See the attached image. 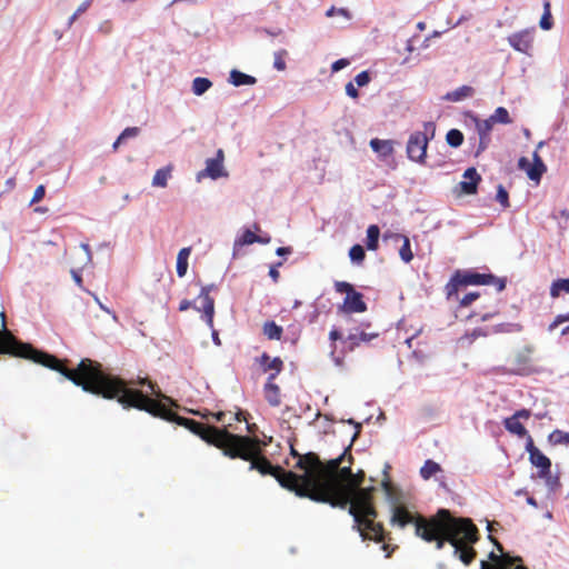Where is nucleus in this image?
<instances>
[{
	"label": "nucleus",
	"mask_w": 569,
	"mask_h": 569,
	"mask_svg": "<svg viewBox=\"0 0 569 569\" xmlns=\"http://www.w3.org/2000/svg\"><path fill=\"white\" fill-rule=\"evenodd\" d=\"M358 430L352 437L350 445L343 452L335 458L337 467L332 471L323 475L319 490L328 497L326 501L331 507L346 509L353 518L352 529L358 531L363 541L373 540L382 542L385 540V528L381 522H376L378 511L373 502L375 487L361 488L365 481V472L359 470L353 473L351 465L353 457L351 455V446L359 435L360 425H356Z\"/></svg>",
	"instance_id": "f257e3e1"
},
{
	"label": "nucleus",
	"mask_w": 569,
	"mask_h": 569,
	"mask_svg": "<svg viewBox=\"0 0 569 569\" xmlns=\"http://www.w3.org/2000/svg\"><path fill=\"white\" fill-rule=\"evenodd\" d=\"M100 378V388L98 386H87V390L102 393L104 399H116L124 409L136 408L138 410L147 411L148 413L164 419L170 422H176L190 430L192 433L199 436L207 443L214 446L224 452L231 437L234 433L228 431L226 427L218 428L214 426L204 425L193 419L184 418L177 415L164 403L157 399H152L141 391H132L124 389L123 383L119 379Z\"/></svg>",
	"instance_id": "f03ea898"
},
{
	"label": "nucleus",
	"mask_w": 569,
	"mask_h": 569,
	"mask_svg": "<svg viewBox=\"0 0 569 569\" xmlns=\"http://www.w3.org/2000/svg\"><path fill=\"white\" fill-rule=\"evenodd\" d=\"M417 536L426 542H436L438 550L449 542L466 566L477 556L472 545L479 540L478 528L469 518H456L448 509H439L429 518H419Z\"/></svg>",
	"instance_id": "7ed1b4c3"
},
{
	"label": "nucleus",
	"mask_w": 569,
	"mask_h": 569,
	"mask_svg": "<svg viewBox=\"0 0 569 569\" xmlns=\"http://www.w3.org/2000/svg\"><path fill=\"white\" fill-rule=\"evenodd\" d=\"M267 442L258 437L233 435L223 455L230 459H242L249 461V470H257L262 476L270 475L276 478L279 485L302 497L308 495L306 488L297 486V473L284 470L280 466H273L263 455V447Z\"/></svg>",
	"instance_id": "20e7f679"
},
{
	"label": "nucleus",
	"mask_w": 569,
	"mask_h": 569,
	"mask_svg": "<svg viewBox=\"0 0 569 569\" xmlns=\"http://www.w3.org/2000/svg\"><path fill=\"white\" fill-rule=\"evenodd\" d=\"M0 355L31 360L34 363L61 373L74 385L83 383L81 377L91 373L90 368H88V366H91L89 361H80L77 368L69 369L67 367L69 360H61L51 353L36 349L30 343L19 341L7 328L0 329Z\"/></svg>",
	"instance_id": "39448f33"
},
{
	"label": "nucleus",
	"mask_w": 569,
	"mask_h": 569,
	"mask_svg": "<svg viewBox=\"0 0 569 569\" xmlns=\"http://www.w3.org/2000/svg\"><path fill=\"white\" fill-rule=\"evenodd\" d=\"M290 455L298 459L293 468L303 471L301 475L297 473V486L306 488V492L308 493L301 498H308L312 501L328 500V497L325 492L319 490V487L323 475L336 469L337 460L323 462L317 453L308 452L301 455L292 445L290 446Z\"/></svg>",
	"instance_id": "423d86ee"
},
{
	"label": "nucleus",
	"mask_w": 569,
	"mask_h": 569,
	"mask_svg": "<svg viewBox=\"0 0 569 569\" xmlns=\"http://www.w3.org/2000/svg\"><path fill=\"white\" fill-rule=\"evenodd\" d=\"M81 361H89L91 363V366H88V368H90V372L91 373L83 375L81 377L83 383L77 385L78 387H81L82 390L86 391V392H89V393H92V395L100 396V397L104 398V396L102 393H98V392H93V391L84 389V387L87 388L88 385H91V386H94V387L98 386L97 388H100V382H99L100 378H99V376H101V377H106V378L119 379L123 383L124 389H127V390L138 391L137 389H133V386H137V385L142 386V387L147 386L152 395H154L156 397H160L161 396V391H160L159 387L157 386V383L152 382L148 378H139L138 380L126 381V380H123L122 378H120L118 376L106 373L102 370L101 363L98 362V361H93V360H91L89 358H84Z\"/></svg>",
	"instance_id": "0eeeda50"
},
{
	"label": "nucleus",
	"mask_w": 569,
	"mask_h": 569,
	"mask_svg": "<svg viewBox=\"0 0 569 569\" xmlns=\"http://www.w3.org/2000/svg\"><path fill=\"white\" fill-rule=\"evenodd\" d=\"M469 284H495L497 291H502L506 288V280L499 279L491 273H479L475 271H457L451 281L446 286L447 299L457 298V291L459 287H466Z\"/></svg>",
	"instance_id": "6e6552de"
},
{
	"label": "nucleus",
	"mask_w": 569,
	"mask_h": 569,
	"mask_svg": "<svg viewBox=\"0 0 569 569\" xmlns=\"http://www.w3.org/2000/svg\"><path fill=\"white\" fill-rule=\"evenodd\" d=\"M425 131L413 132L408 140L407 143V154L408 158L412 161L423 163L427 154L428 147V133L431 134V138L435 136L436 127L432 122H426L423 124Z\"/></svg>",
	"instance_id": "1a4fd4ad"
},
{
	"label": "nucleus",
	"mask_w": 569,
	"mask_h": 569,
	"mask_svg": "<svg viewBox=\"0 0 569 569\" xmlns=\"http://www.w3.org/2000/svg\"><path fill=\"white\" fill-rule=\"evenodd\" d=\"M336 291L339 293H346L343 300V309L347 312H365L367 305L363 301L361 292L355 290L353 286L346 281H337L335 283Z\"/></svg>",
	"instance_id": "9d476101"
},
{
	"label": "nucleus",
	"mask_w": 569,
	"mask_h": 569,
	"mask_svg": "<svg viewBox=\"0 0 569 569\" xmlns=\"http://www.w3.org/2000/svg\"><path fill=\"white\" fill-rule=\"evenodd\" d=\"M526 451L529 455L530 463L538 468V477L549 482L551 478V460L536 447L531 436L527 438Z\"/></svg>",
	"instance_id": "9b49d317"
},
{
	"label": "nucleus",
	"mask_w": 569,
	"mask_h": 569,
	"mask_svg": "<svg viewBox=\"0 0 569 569\" xmlns=\"http://www.w3.org/2000/svg\"><path fill=\"white\" fill-rule=\"evenodd\" d=\"M531 417V411L529 409H520L517 410L512 416L503 419L502 423L505 429L518 438H528V431L521 420H528Z\"/></svg>",
	"instance_id": "f8f14e48"
},
{
	"label": "nucleus",
	"mask_w": 569,
	"mask_h": 569,
	"mask_svg": "<svg viewBox=\"0 0 569 569\" xmlns=\"http://www.w3.org/2000/svg\"><path fill=\"white\" fill-rule=\"evenodd\" d=\"M419 518H426L420 513H411L406 506L403 505H395L392 508V516L390 519L391 525H396L400 528H405L406 526L413 523L415 532L417 533V522Z\"/></svg>",
	"instance_id": "ddd939ff"
},
{
	"label": "nucleus",
	"mask_w": 569,
	"mask_h": 569,
	"mask_svg": "<svg viewBox=\"0 0 569 569\" xmlns=\"http://www.w3.org/2000/svg\"><path fill=\"white\" fill-rule=\"evenodd\" d=\"M211 287L206 286L201 288L199 298L201 299V307L196 309L203 313V319L209 328H213V316H214V300L210 297Z\"/></svg>",
	"instance_id": "4468645a"
},
{
	"label": "nucleus",
	"mask_w": 569,
	"mask_h": 569,
	"mask_svg": "<svg viewBox=\"0 0 569 569\" xmlns=\"http://www.w3.org/2000/svg\"><path fill=\"white\" fill-rule=\"evenodd\" d=\"M508 42L515 50L528 54L533 43L532 31L521 30L515 32L508 37Z\"/></svg>",
	"instance_id": "2eb2a0df"
},
{
	"label": "nucleus",
	"mask_w": 569,
	"mask_h": 569,
	"mask_svg": "<svg viewBox=\"0 0 569 569\" xmlns=\"http://www.w3.org/2000/svg\"><path fill=\"white\" fill-rule=\"evenodd\" d=\"M223 151L219 149L214 158L207 159L206 169L199 173V177L208 176L212 179H218L226 176L223 171Z\"/></svg>",
	"instance_id": "dca6fc26"
},
{
	"label": "nucleus",
	"mask_w": 569,
	"mask_h": 569,
	"mask_svg": "<svg viewBox=\"0 0 569 569\" xmlns=\"http://www.w3.org/2000/svg\"><path fill=\"white\" fill-rule=\"evenodd\" d=\"M475 121H476V129L479 134V144H478L476 156H479L481 152H483L488 148V146L491 141L490 132H491L495 123L491 121L490 118L485 119V120L476 119Z\"/></svg>",
	"instance_id": "f3484780"
},
{
	"label": "nucleus",
	"mask_w": 569,
	"mask_h": 569,
	"mask_svg": "<svg viewBox=\"0 0 569 569\" xmlns=\"http://www.w3.org/2000/svg\"><path fill=\"white\" fill-rule=\"evenodd\" d=\"M462 178V181L459 183L461 193L476 194L478 191V186L481 182V176L477 172L476 168H468L463 172Z\"/></svg>",
	"instance_id": "a211bd4d"
},
{
	"label": "nucleus",
	"mask_w": 569,
	"mask_h": 569,
	"mask_svg": "<svg viewBox=\"0 0 569 569\" xmlns=\"http://www.w3.org/2000/svg\"><path fill=\"white\" fill-rule=\"evenodd\" d=\"M263 395L271 407H279L281 405V391L280 387L274 383V375L268 376L263 386Z\"/></svg>",
	"instance_id": "6ab92c4d"
},
{
	"label": "nucleus",
	"mask_w": 569,
	"mask_h": 569,
	"mask_svg": "<svg viewBox=\"0 0 569 569\" xmlns=\"http://www.w3.org/2000/svg\"><path fill=\"white\" fill-rule=\"evenodd\" d=\"M257 362L261 366L263 372L272 371L270 375L277 376L283 370V361L280 357L270 358V356L263 352Z\"/></svg>",
	"instance_id": "aec40b11"
},
{
	"label": "nucleus",
	"mask_w": 569,
	"mask_h": 569,
	"mask_svg": "<svg viewBox=\"0 0 569 569\" xmlns=\"http://www.w3.org/2000/svg\"><path fill=\"white\" fill-rule=\"evenodd\" d=\"M490 563L501 565L507 569H513L517 565L522 562L520 557H512L509 553L497 555L493 551L489 553Z\"/></svg>",
	"instance_id": "412c9836"
},
{
	"label": "nucleus",
	"mask_w": 569,
	"mask_h": 569,
	"mask_svg": "<svg viewBox=\"0 0 569 569\" xmlns=\"http://www.w3.org/2000/svg\"><path fill=\"white\" fill-rule=\"evenodd\" d=\"M370 147L381 158H388L395 151L392 140H381L378 138H373L370 140Z\"/></svg>",
	"instance_id": "4be33fe9"
},
{
	"label": "nucleus",
	"mask_w": 569,
	"mask_h": 569,
	"mask_svg": "<svg viewBox=\"0 0 569 569\" xmlns=\"http://www.w3.org/2000/svg\"><path fill=\"white\" fill-rule=\"evenodd\" d=\"M475 94V89L470 86H461L453 91L447 92L445 99L451 102H458Z\"/></svg>",
	"instance_id": "5701e85b"
},
{
	"label": "nucleus",
	"mask_w": 569,
	"mask_h": 569,
	"mask_svg": "<svg viewBox=\"0 0 569 569\" xmlns=\"http://www.w3.org/2000/svg\"><path fill=\"white\" fill-rule=\"evenodd\" d=\"M546 166L537 152L533 153V163L527 169L529 179L539 181L546 171Z\"/></svg>",
	"instance_id": "b1692460"
},
{
	"label": "nucleus",
	"mask_w": 569,
	"mask_h": 569,
	"mask_svg": "<svg viewBox=\"0 0 569 569\" xmlns=\"http://www.w3.org/2000/svg\"><path fill=\"white\" fill-rule=\"evenodd\" d=\"M229 81L234 87H241V86H252L257 82V79L252 76L246 74L239 70H231Z\"/></svg>",
	"instance_id": "393cba45"
},
{
	"label": "nucleus",
	"mask_w": 569,
	"mask_h": 569,
	"mask_svg": "<svg viewBox=\"0 0 569 569\" xmlns=\"http://www.w3.org/2000/svg\"><path fill=\"white\" fill-rule=\"evenodd\" d=\"M376 337H378V333H368L365 331L359 333H349L347 337V341L349 342L348 349L353 351L360 345V342H369Z\"/></svg>",
	"instance_id": "a878e982"
},
{
	"label": "nucleus",
	"mask_w": 569,
	"mask_h": 569,
	"mask_svg": "<svg viewBox=\"0 0 569 569\" xmlns=\"http://www.w3.org/2000/svg\"><path fill=\"white\" fill-rule=\"evenodd\" d=\"M191 253V248H182L177 256V274L182 278L186 276L188 270V259Z\"/></svg>",
	"instance_id": "bb28decb"
},
{
	"label": "nucleus",
	"mask_w": 569,
	"mask_h": 569,
	"mask_svg": "<svg viewBox=\"0 0 569 569\" xmlns=\"http://www.w3.org/2000/svg\"><path fill=\"white\" fill-rule=\"evenodd\" d=\"M172 166L158 169L152 178V186L166 188L171 177Z\"/></svg>",
	"instance_id": "cd10ccee"
},
{
	"label": "nucleus",
	"mask_w": 569,
	"mask_h": 569,
	"mask_svg": "<svg viewBox=\"0 0 569 569\" xmlns=\"http://www.w3.org/2000/svg\"><path fill=\"white\" fill-rule=\"evenodd\" d=\"M262 332L269 340H280L283 330L274 321L269 320L263 323Z\"/></svg>",
	"instance_id": "c85d7f7f"
},
{
	"label": "nucleus",
	"mask_w": 569,
	"mask_h": 569,
	"mask_svg": "<svg viewBox=\"0 0 569 569\" xmlns=\"http://www.w3.org/2000/svg\"><path fill=\"white\" fill-rule=\"evenodd\" d=\"M380 229L377 224H370L367 229V249L375 251L379 247Z\"/></svg>",
	"instance_id": "c756f323"
},
{
	"label": "nucleus",
	"mask_w": 569,
	"mask_h": 569,
	"mask_svg": "<svg viewBox=\"0 0 569 569\" xmlns=\"http://www.w3.org/2000/svg\"><path fill=\"white\" fill-rule=\"evenodd\" d=\"M439 471H441L440 465L429 459L425 461L423 466L420 468V476L425 480H428Z\"/></svg>",
	"instance_id": "7c9ffc66"
},
{
	"label": "nucleus",
	"mask_w": 569,
	"mask_h": 569,
	"mask_svg": "<svg viewBox=\"0 0 569 569\" xmlns=\"http://www.w3.org/2000/svg\"><path fill=\"white\" fill-rule=\"evenodd\" d=\"M548 441L552 446H559V445L568 446L569 445V432L556 429L548 436Z\"/></svg>",
	"instance_id": "2f4dec72"
},
{
	"label": "nucleus",
	"mask_w": 569,
	"mask_h": 569,
	"mask_svg": "<svg viewBox=\"0 0 569 569\" xmlns=\"http://www.w3.org/2000/svg\"><path fill=\"white\" fill-rule=\"evenodd\" d=\"M493 123L510 124L512 119L505 107H498L495 112L489 117Z\"/></svg>",
	"instance_id": "473e14b6"
},
{
	"label": "nucleus",
	"mask_w": 569,
	"mask_h": 569,
	"mask_svg": "<svg viewBox=\"0 0 569 569\" xmlns=\"http://www.w3.org/2000/svg\"><path fill=\"white\" fill-rule=\"evenodd\" d=\"M562 292L569 293V279H558L550 287L552 298H558Z\"/></svg>",
	"instance_id": "72a5a7b5"
},
{
	"label": "nucleus",
	"mask_w": 569,
	"mask_h": 569,
	"mask_svg": "<svg viewBox=\"0 0 569 569\" xmlns=\"http://www.w3.org/2000/svg\"><path fill=\"white\" fill-rule=\"evenodd\" d=\"M212 86V82L208 78L197 77L192 81V92L196 96L203 94L207 90H209Z\"/></svg>",
	"instance_id": "f704fd0d"
},
{
	"label": "nucleus",
	"mask_w": 569,
	"mask_h": 569,
	"mask_svg": "<svg viewBox=\"0 0 569 569\" xmlns=\"http://www.w3.org/2000/svg\"><path fill=\"white\" fill-rule=\"evenodd\" d=\"M398 237L402 239V246L399 249V256L403 262L408 263L413 259L410 240L407 236Z\"/></svg>",
	"instance_id": "c9c22d12"
},
{
	"label": "nucleus",
	"mask_w": 569,
	"mask_h": 569,
	"mask_svg": "<svg viewBox=\"0 0 569 569\" xmlns=\"http://www.w3.org/2000/svg\"><path fill=\"white\" fill-rule=\"evenodd\" d=\"M446 140L449 146L458 148L463 142V134L458 129H451L447 132Z\"/></svg>",
	"instance_id": "e433bc0d"
},
{
	"label": "nucleus",
	"mask_w": 569,
	"mask_h": 569,
	"mask_svg": "<svg viewBox=\"0 0 569 569\" xmlns=\"http://www.w3.org/2000/svg\"><path fill=\"white\" fill-rule=\"evenodd\" d=\"M349 258L353 263L361 264L366 259L363 247L360 244H353L349 250Z\"/></svg>",
	"instance_id": "4c0bfd02"
},
{
	"label": "nucleus",
	"mask_w": 569,
	"mask_h": 569,
	"mask_svg": "<svg viewBox=\"0 0 569 569\" xmlns=\"http://www.w3.org/2000/svg\"><path fill=\"white\" fill-rule=\"evenodd\" d=\"M480 297V293L477 291H472L469 293H466L462 298H459L457 295V298L453 297L452 299H449L450 301H457L459 303L460 308H466L470 306L473 301H476Z\"/></svg>",
	"instance_id": "58836bf2"
},
{
	"label": "nucleus",
	"mask_w": 569,
	"mask_h": 569,
	"mask_svg": "<svg viewBox=\"0 0 569 569\" xmlns=\"http://www.w3.org/2000/svg\"><path fill=\"white\" fill-rule=\"evenodd\" d=\"M254 242H264L259 236L250 230H246L241 238L236 241V244L246 246Z\"/></svg>",
	"instance_id": "ea45409f"
},
{
	"label": "nucleus",
	"mask_w": 569,
	"mask_h": 569,
	"mask_svg": "<svg viewBox=\"0 0 569 569\" xmlns=\"http://www.w3.org/2000/svg\"><path fill=\"white\" fill-rule=\"evenodd\" d=\"M287 56H288V51L284 50V49H281V50L274 52V54H273V67L278 71L286 70L287 64H286V60L284 59H286Z\"/></svg>",
	"instance_id": "a19ab883"
},
{
	"label": "nucleus",
	"mask_w": 569,
	"mask_h": 569,
	"mask_svg": "<svg viewBox=\"0 0 569 569\" xmlns=\"http://www.w3.org/2000/svg\"><path fill=\"white\" fill-rule=\"evenodd\" d=\"M496 200L503 208H508L509 207V194H508V191L501 184H499L498 188H497Z\"/></svg>",
	"instance_id": "79ce46f5"
},
{
	"label": "nucleus",
	"mask_w": 569,
	"mask_h": 569,
	"mask_svg": "<svg viewBox=\"0 0 569 569\" xmlns=\"http://www.w3.org/2000/svg\"><path fill=\"white\" fill-rule=\"evenodd\" d=\"M569 321V313L558 315L555 320L548 326V331L553 332L558 326Z\"/></svg>",
	"instance_id": "37998d69"
},
{
	"label": "nucleus",
	"mask_w": 569,
	"mask_h": 569,
	"mask_svg": "<svg viewBox=\"0 0 569 569\" xmlns=\"http://www.w3.org/2000/svg\"><path fill=\"white\" fill-rule=\"evenodd\" d=\"M539 26L543 30H550L553 26L551 12H543Z\"/></svg>",
	"instance_id": "c03bdc74"
},
{
	"label": "nucleus",
	"mask_w": 569,
	"mask_h": 569,
	"mask_svg": "<svg viewBox=\"0 0 569 569\" xmlns=\"http://www.w3.org/2000/svg\"><path fill=\"white\" fill-rule=\"evenodd\" d=\"M355 82L358 87H365L370 82V76L368 71H361L355 77Z\"/></svg>",
	"instance_id": "a18cd8bd"
},
{
	"label": "nucleus",
	"mask_w": 569,
	"mask_h": 569,
	"mask_svg": "<svg viewBox=\"0 0 569 569\" xmlns=\"http://www.w3.org/2000/svg\"><path fill=\"white\" fill-rule=\"evenodd\" d=\"M139 132H140V129L138 127L126 128L120 134V140H126L128 138H134L139 134Z\"/></svg>",
	"instance_id": "49530a36"
},
{
	"label": "nucleus",
	"mask_w": 569,
	"mask_h": 569,
	"mask_svg": "<svg viewBox=\"0 0 569 569\" xmlns=\"http://www.w3.org/2000/svg\"><path fill=\"white\" fill-rule=\"evenodd\" d=\"M44 193H46L44 186H42V184L38 186L33 192V196L31 199V204L41 201L42 198L44 197Z\"/></svg>",
	"instance_id": "de8ad7c7"
},
{
	"label": "nucleus",
	"mask_w": 569,
	"mask_h": 569,
	"mask_svg": "<svg viewBox=\"0 0 569 569\" xmlns=\"http://www.w3.org/2000/svg\"><path fill=\"white\" fill-rule=\"evenodd\" d=\"M348 64H349L348 59H339L331 64V70L333 72H337V71H340L341 69L346 68Z\"/></svg>",
	"instance_id": "09e8293b"
},
{
	"label": "nucleus",
	"mask_w": 569,
	"mask_h": 569,
	"mask_svg": "<svg viewBox=\"0 0 569 569\" xmlns=\"http://www.w3.org/2000/svg\"><path fill=\"white\" fill-rule=\"evenodd\" d=\"M346 93L353 99H357L359 97V92L352 82H348L346 84Z\"/></svg>",
	"instance_id": "8fccbe9b"
},
{
	"label": "nucleus",
	"mask_w": 569,
	"mask_h": 569,
	"mask_svg": "<svg viewBox=\"0 0 569 569\" xmlns=\"http://www.w3.org/2000/svg\"><path fill=\"white\" fill-rule=\"evenodd\" d=\"M341 338V333L337 330V329H332L330 332H329V339L335 342L337 340H339ZM335 350H336V346L335 343H332V350H331V355L335 353Z\"/></svg>",
	"instance_id": "3c124183"
},
{
	"label": "nucleus",
	"mask_w": 569,
	"mask_h": 569,
	"mask_svg": "<svg viewBox=\"0 0 569 569\" xmlns=\"http://www.w3.org/2000/svg\"><path fill=\"white\" fill-rule=\"evenodd\" d=\"M382 487L386 491V495L390 498V499H393V492H395V488L388 481H383L382 482Z\"/></svg>",
	"instance_id": "603ef678"
},
{
	"label": "nucleus",
	"mask_w": 569,
	"mask_h": 569,
	"mask_svg": "<svg viewBox=\"0 0 569 569\" xmlns=\"http://www.w3.org/2000/svg\"><path fill=\"white\" fill-rule=\"evenodd\" d=\"M91 3H92V0H84V1H83V2H82V3L77 8L76 13L80 16L81 13L86 12V11L89 9V7L91 6Z\"/></svg>",
	"instance_id": "864d4df0"
},
{
	"label": "nucleus",
	"mask_w": 569,
	"mask_h": 569,
	"mask_svg": "<svg viewBox=\"0 0 569 569\" xmlns=\"http://www.w3.org/2000/svg\"><path fill=\"white\" fill-rule=\"evenodd\" d=\"M281 266V262H279L277 266H273L269 270V276L272 278L273 282H278L280 278V273L277 269V267Z\"/></svg>",
	"instance_id": "5fc2aeb1"
},
{
	"label": "nucleus",
	"mask_w": 569,
	"mask_h": 569,
	"mask_svg": "<svg viewBox=\"0 0 569 569\" xmlns=\"http://www.w3.org/2000/svg\"><path fill=\"white\" fill-rule=\"evenodd\" d=\"M191 306H192L191 301L183 299L179 305V311H187L189 308H191Z\"/></svg>",
	"instance_id": "6e6d98bb"
},
{
	"label": "nucleus",
	"mask_w": 569,
	"mask_h": 569,
	"mask_svg": "<svg viewBox=\"0 0 569 569\" xmlns=\"http://www.w3.org/2000/svg\"><path fill=\"white\" fill-rule=\"evenodd\" d=\"M489 539H490V541L495 545V547L497 548V550H498L499 552H501V555H502V553H505V552H503V547H502V545H501V543H500L496 538H493L492 536H489Z\"/></svg>",
	"instance_id": "4d7b16f0"
},
{
	"label": "nucleus",
	"mask_w": 569,
	"mask_h": 569,
	"mask_svg": "<svg viewBox=\"0 0 569 569\" xmlns=\"http://www.w3.org/2000/svg\"><path fill=\"white\" fill-rule=\"evenodd\" d=\"M71 274H72V278H73L74 282L79 287H81L82 286V278H81V276L77 271H74V270H71Z\"/></svg>",
	"instance_id": "13d9d810"
},
{
	"label": "nucleus",
	"mask_w": 569,
	"mask_h": 569,
	"mask_svg": "<svg viewBox=\"0 0 569 569\" xmlns=\"http://www.w3.org/2000/svg\"><path fill=\"white\" fill-rule=\"evenodd\" d=\"M217 421L222 422L224 420L226 413L223 411H219L216 413H210Z\"/></svg>",
	"instance_id": "bf43d9fd"
},
{
	"label": "nucleus",
	"mask_w": 569,
	"mask_h": 569,
	"mask_svg": "<svg viewBox=\"0 0 569 569\" xmlns=\"http://www.w3.org/2000/svg\"><path fill=\"white\" fill-rule=\"evenodd\" d=\"M276 252L278 256H283V254L290 253L291 249L289 247H280L277 249Z\"/></svg>",
	"instance_id": "052dcab7"
},
{
	"label": "nucleus",
	"mask_w": 569,
	"mask_h": 569,
	"mask_svg": "<svg viewBox=\"0 0 569 569\" xmlns=\"http://www.w3.org/2000/svg\"><path fill=\"white\" fill-rule=\"evenodd\" d=\"M561 336L565 337L569 341V326L565 327L561 330Z\"/></svg>",
	"instance_id": "680f3d73"
},
{
	"label": "nucleus",
	"mask_w": 569,
	"mask_h": 569,
	"mask_svg": "<svg viewBox=\"0 0 569 569\" xmlns=\"http://www.w3.org/2000/svg\"><path fill=\"white\" fill-rule=\"evenodd\" d=\"M7 186H8V189H13L14 186H16V179L14 178H10L7 180Z\"/></svg>",
	"instance_id": "e2e57ef3"
},
{
	"label": "nucleus",
	"mask_w": 569,
	"mask_h": 569,
	"mask_svg": "<svg viewBox=\"0 0 569 569\" xmlns=\"http://www.w3.org/2000/svg\"><path fill=\"white\" fill-rule=\"evenodd\" d=\"M79 17V14H77L76 12L69 18V21H68V26L71 27L73 24V22L77 20V18Z\"/></svg>",
	"instance_id": "0e129e2a"
},
{
	"label": "nucleus",
	"mask_w": 569,
	"mask_h": 569,
	"mask_svg": "<svg viewBox=\"0 0 569 569\" xmlns=\"http://www.w3.org/2000/svg\"><path fill=\"white\" fill-rule=\"evenodd\" d=\"M519 166H520V168H525V166H529V162L526 158H521L519 160Z\"/></svg>",
	"instance_id": "69168bd1"
},
{
	"label": "nucleus",
	"mask_w": 569,
	"mask_h": 569,
	"mask_svg": "<svg viewBox=\"0 0 569 569\" xmlns=\"http://www.w3.org/2000/svg\"><path fill=\"white\" fill-rule=\"evenodd\" d=\"M212 338H213L214 343L219 346L220 345V339H219V336H218L217 331H213Z\"/></svg>",
	"instance_id": "338daca9"
},
{
	"label": "nucleus",
	"mask_w": 569,
	"mask_h": 569,
	"mask_svg": "<svg viewBox=\"0 0 569 569\" xmlns=\"http://www.w3.org/2000/svg\"><path fill=\"white\" fill-rule=\"evenodd\" d=\"M527 502L533 507H537V501L533 497H528Z\"/></svg>",
	"instance_id": "774afa93"
}]
</instances>
